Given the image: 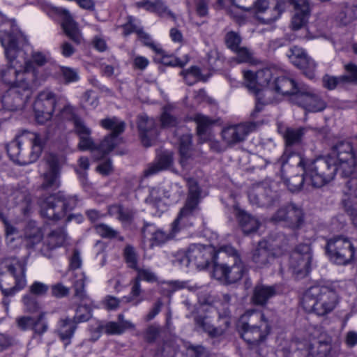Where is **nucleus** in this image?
I'll use <instances>...</instances> for the list:
<instances>
[{
  "instance_id": "1",
  "label": "nucleus",
  "mask_w": 357,
  "mask_h": 357,
  "mask_svg": "<svg viewBox=\"0 0 357 357\" xmlns=\"http://www.w3.org/2000/svg\"><path fill=\"white\" fill-rule=\"evenodd\" d=\"M334 156L319 158L308 162L300 153L286 152L281 158L282 168L289 162L293 166L302 167L310 185L319 188L332 181L336 172L341 176H351L356 170L354 151L352 144L348 142L337 144L334 149Z\"/></svg>"
},
{
  "instance_id": "2",
  "label": "nucleus",
  "mask_w": 357,
  "mask_h": 357,
  "mask_svg": "<svg viewBox=\"0 0 357 357\" xmlns=\"http://www.w3.org/2000/svg\"><path fill=\"white\" fill-rule=\"evenodd\" d=\"M0 41L9 63V66L1 71V77L5 83L12 86L2 101L11 109H17L29 96L31 87L37 85L38 71L31 61L22 63L17 59L22 52L18 49L15 37L7 35L1 37Z\"/></svg>"
},
{
  "instance_id": "3",
  "label": "nucleus",
  "mask_w": 357,
  "mask_h": 357,
  "mask_svg": "<svg viewBox=\"0 0 357 357\" xmlns=\"http://www.w3.org/2000/svg\"><path fill=\"white\" fill-rule=\"evenodd\" d=\"M272 68L258 70L255 74L250 70L243 72L245 86L249 91L256 96L255 110L259 112L264 105L271 103L277 98L273 95H287L292 93L294 80L284 76L278 77Z\"/></svg>"
},
{
  "instance_id": "4",
  "label": "nucleus",
  "mask_w": 357,
  "mask_h": 357,
  "mask_svg": "<svg viewBox=\"0 0 357 357\" xmlns=\"http://www.w3.org/2000/svg\"><path fill=\"white\" fill-rule=\"evenodd\" d=\"M43 141L36 132L24 131L7 145V152L12 160L20 165L35 162L40 155Z\"/></svg>"
},
{
  "instance_id": "5",
  "label": "nucleus",
  "mask_w": 357,
  "mask_h": 357,
  "mask_svg": "<svg viewBox=\"0 0 357 357\" xmlns=\"http://www.w3.org/2000/svg\"><path fill=\"white\" fill-rule=\"evenodd\" d=\"M338 303L339 296L333 284L310 287L302 299L303 308L319 316H324L333 312Z\"/></svg>"
},
{
  "instance_id": "6",
  "label": "nucleus",
  "mask_w": 357,
  "mask_h": 357,
  "mask_svg": "<svg viewBox=\"0 0 357 357\" xmlns=\"http://www.w3.org/2000/svg\"><path fill=\"white\" fill-rule=\"evenodd\" d=\"M218 255L227 260L225 262H215L212 275L226 284H233L239 281L245 273V267L238 252L230 245L221 246Z\"/></svg>"
},
{
  "instance_id": "7",
  "label": "nucleus",
  "mask_w": 357,
  "mask_h": 357,
  "mask_svg": "<svg viewBox=\"0 0 357 357\" xmlns=\"http://www.w3.org/2000/svg\"><path fill=\"white\" fill-rule=\"evenodd\" d=\"M17 199L19 201L18 204L22 213L24 215L28 214L31 208L29 196H26L19 191L10 194L0 191V206L2 208L0 210V220L4 225L6 245L10 250L16 248L20 244L22 239L18 236L17 229L10 225L8 214L3 211V208L13 207L17 204Z\"/></svg>"
},
{
  "instance_id": "8",
  "label": "nucleus",
  "mask_w": 357,
  "mask_h": 357,
  "mask_svg": "<svg viewBox=\"0 0 357 357\" xmlns=\"http://www.w3.org/2000/svg\"><path fill=\"white\" fill-rule=\"evenodd\" d=\"M244 10L251 12L264 23L270 24L278 20L285 9L284 0H232Z\"/></svg>"
},
{
  "instance_id": "9",
  "label": "nucleus",
  "mask_w": 357,
  "mask_h": 357,
  "mask_svg": "<svg viewBox=\"0 0 357 357\" xmlns=\"http://www.w3.org/2000/svg\"><path fill=\"white\" fill-rule=\"evenodd\" d=\"M241 336L250 344H258L269 333L270 328L264 315L255 310L248 311L241 319Z\"/></svg>"
},
{
  "instance_id": "10",
  "label": "nucleus",
  "mask_w": 357,
  "mask_h": 357,
  "mask_svg": "<svg viewBox=\"0 0 357 357\" xmlns=\"http://www.w3.org/2000/svg\"><path fill=\"white\" fill-rule=\"evenodd\" d=\"M331 346L328 341L295 340L289 349L282 351L284 357H330Z\"/></svg>"
},
{
  "instance_id": "11",
  "label": "nucleus",
  "mask_w": 357,
  "mask_h": 357,
  "mask_svg": "<svg viewBox=\"0 0 357 357\" xmlns=\"http://www.w3.org/2000/svg\"><path fill=\"white\" fill-rule=\"evenodd\" d=\"M77 203L76 196H64L61 192L52 195L40 201L42 216L50 220H59L68 211L73 209Z\"/></svg>"
},
{
  "instance_id": "12",
  "label": "nucleus",
  "mask_w": 357,
  "mask_h": 357,
  "mask_svg": "<svg viewBox=\"0 0 357 357\" xmlns=\"http://www.w3.org/2000/svg\"><path fill=\"white\" fill-rule=\"evenodd\" d=\"M211 257L212 250L210 248L194 244L189 247L186 253L178 252L173 264L178 266H188L192 263L202 269L208 265Z\"/></svg>"
},
{
  "instance_id": "13",
  "label": "nucleus",
  "mask_w": 357,
  "mask_h": 357,
  "mask_svg": "<svg viewBox=\"0 0 357 357\" xmlns=\"http://www.w3.org/2000/svg\"><path fill=\"white\" fill-rule=\"evenodd\" d=\"M326 251L331 261L338 265H346L351 262L355 254V248L351 241L342 236L328 240Z\"/></svg>"
},
{
  "instance_id": "14",
  "label": "nucleus",
  "mask_w": 357,
  "mask_h": 357,
  "mask_svg": "<svg viewBox=\"0 0 357 357\" xmlns=\"http://www.w3.org/2000/svg\"><path fill=\"white\" fill-rule=\"evenodd\" d=\"M312 262V250L311 243H300L291 252L289 266L294 274L298 277H304L310 272Z\"/></svg>"
},
{
  "instance_id": "15",
  "label": "nucleus",
  "mask_w": 357,
  "mask_h": 357,
  "mask_svg": "<svg viewBox=\"0 0 357 357\" xmlns=\"http://www.w3.org/2000/svg\"><path fill=\"white\" fill-rule=\"evenodd\" d=\"M58 98L54 93L45 89L38 93L33 103L36 119L43 124L52 119Z\"/></svg>"
},
{
  "instance_id": "16",
  "label": "nucleus",
  "mask_w": 357,
  "mask_h": 357,
  "mask_svg": "<svg viewBox=\"0 0 357 357\" xmlns=\"http://www.w3.org/2000/svg\"><path fill=\"white\" fill-rule=\"evenodd\" d=\"M295 89L292 93L287 95H293L294 100L305 110L317 112L322 111L326 107L325 102L314 92L313 90L305 85H298L294 82Z\"/></svg>"
},
{
  "instance_id": "17",
  "label": "nucleus",
  "mask_w": 357,
  "mask_h": 357,
  "mask_svg": "<svg viewBox=\"0 0 357 357\" xmlns=\"http://www.w3.org/2000/svg\"><path fill=\"white\" fill-rule=\"evenodd\" d=\"M304 212L302 208L290 203L282 206L273 216V220L282 222L284 225L293 229H298L304 223Z\"/></svg>"
},
{
  "instance_id": "18",
  "label": "nucleus",
  "mask_w": 357,
  "mask_h": 357,
  "mask_svg": "<svg viewBox=\"0 0 357 357\" xmlns=\"http://www.w3.org/2000/svg\"><path fill=\"white\" fill-rule=\"evenodd\" d=\"M183 194L181 187L174 183L170 186H158L151 189L146 202L153 207L162 211L165 208L164 198L175 200Z\"/></svg>"
},
{
  "instance_id": "19",
  "label": "nucleus",
  "mask_w": 357,
  "mask_h": 357,
  "mask_svg": "<svg viewBox=\"0 0 357 357\" xmlns=\"http://www.w3.org/2000/svg\"><path fill=\"white\" fill-rule=\"evenodd\" d=\"M273 252L268 248L266 241H260L253 251L252 261L258 268H263L271 264L275 257H278L285 250L286 244L278 245L277 243L270 245Z\"/></svg>"
},
{
  "instance_id": "20",
  "label": "nucleus",
  "mask_w": 357,
  "mask_h": 357,
  "mask_svg": "<svg viewBox=\"0 0 357 357\" xmlns=\"http://www.w3.org/2000/svg\"><path fill=\"white\" fill-rule=\"evenodd\" d=\"M255 129L256 124L251 122L229 125L222 129V137L227 145L234 146L243 142Z\"/></svg>"
},
{
  "instance_id": "21",
  "label": "nucleus",
  "mask_w": 357,
  "mask_h": 357,
  "mask_svg": "<svg viewBox=\"0 0 357 357\" xmlns=\"http://www.w3.org/2000/svg\"><path fill=\"white\" fill-rule=\"evenodd\" d=\"M46 170L43 174L41 188L47 190H55L61 184L60 161L54 154H50L46 158Z\"/></svg>"
},
{
  "instance_id": "22",
  "label": "nucleus",
  "mask_w": 357,
  "mask_h": 357,
  "mask_svg": "<svg viewBox=\"0 0 357 357\" xmlns=\"http://www.w3.org/2000/svg\"><path fill=\"white\" fill-rule=\"evenodd\" d=\"M343 188L342 204L351 215H357V172L349 176Z\"/></svg>"
},
{
  "instance_id": "23",
  "label": "nucleus",
  "mask_w": 357,
  "mask_h": 357,
  "mask_svg": "<svg viewBox=\"0 0 357 357\" xmlns=\"http://www.w3.org/2000/svg\"><path fill=\"white\" fill-rule=\"evenodd\" d=\"M135 326L130 320L125 319L123 314L118 315V321H109L105 324L102 323L97 324V335L93 338L97 340L102 332L108 335H121L127 330H134Z\"/></svg>"
},
{
  "instance_id": "24",
  "label": "nucleus",
  "mask_w": 357,
  "mask_h": 357,
  "mask_svg": "<svg viewBox=\"0 0 357 357\" xmlns=\"http://www.w3.org/2000/svg\"><path fill=\"white\" fill-rule=\"evenodd\" d=\"M287 56L290 61L294 66L303 69L310 79L314 77V70L316 68V63L301 48L296 46L291 47Z\"/></svg>"
},
{
  "instance_id": "25",
  "label": "nucleus",
  "mask_w": 357,
  "mask_h": 357,
  "mask_svg": "<svg viewBox=\"0 0 357 357\" xmlns=\"http://www.w3.org/2000/svg\"><path fill=\"white\" fill-rule=\"evenodd\" d=\"M7 267L15 278V285L12 288L2 289V291L5 295L10 296L25 287L26 284V264L23 261L13 259L10 263H7Z\"/></svg>"
},
{
  "instance_id": "26",
  "label": "nucleus",
  "mask_w": 357,
  "mask_h": 357,
  "mask_svg": "<svg viewBox=\"0 0 357 357\" xmlns=\"http://www.w3.org/2000/svg\"><path fill=\"white\" fill-rule=\"evenodd\" d=\"M218 313L220 319L222 320L224 326H219L218 327H214L208 317H197L195 318L196 325L202 328L203 331L207 333L211 337L221 336L230 324L229 317V311L227 307H224L223 312H219Z\"/></svg>"
},
{
  "instance_id": "27",
  "label": "nucleus",
  "mask_w": 357,
  "mask_h": 357,
  "mask_svg": "<svg viewBox=\"0 0 357 357\" xmlns=\"http://www.w3.org/2000/svg\"><path fill=\"white\" fill-rule=\"evenodd\" d=\"M276 197L275 192L261 185L254 186L248 193L250 203L257 206H270L273 204Z\"/></svg>"
},
{
  "instance_id": "28",
  "label": "nucleus",
  "mask_w": 357,
  "mask_h": 357,
  "mask_svg": "<svg viewBox=\"0 0 357 357\" xmlns=\"http://www.w3.org/2000/svg\"><path fill=\"white\" fill-rule=\"evenodd\" d=\"M294 6V14L291 19V27L298 30L303 27L310 15V6L308 0H291Z\"/></svg>"
},
{
  "instance_id": "29",
  "label": "nucleus",
  "mask_w": 357,
  "mask_h": 357,
  "mask_svg": "<svg viewBox=\"0 0 357 357\" xmlns=\"http://www.w3.org/2000/svg\"><path fill=\"white\" fill-rule=\"evenodd\" d=\"M57 13L62 19L61 26L66 35L75 43H81L82 36L77 24L73 20L68 10L60 8L57 10Z\"/></svg>"
},
{
  "instance_id": "30",
  "label": "nucleus",
  "mask_w": 357,
  "mask_h": 357,
  "mask_svg": "<svg viewBox=\"0 0 357 357\" xmlns=\"http://www.w3.org/2000/svg\"><path fill=\"white\" fill-rule=\"evenodd\" d=\"M190 204H185L181 209L176 219L172 224L173 234H178L179 231L185 229L193 225L192 219L195 213L199 208L189 206Z\"/></svg>"
},
{
  "instance_id": "31",
  "label": "nucleus",
  "mask_w": 357,
  "mask_h": 357,
  "mask_svg": "<svg viewBox=\"0 0 357 357\" xmlns=\"http://www.w3.org/2000/svg\"><path fill=\"white\" fill-rule=\"evenodd\" d=\"M146 44L156 53L155 59L164 65L183 67L189 61L188 55H185L183 59H178L166 54L159 45L154 43H146Z\"/></svg>"
},
{
  "instance_id": "32",
  "label": "nucleus",
  "mask_w": 357,
  "mask_h": 357,
  "mask_svg": "<svg viewBox=\"0 0 357 357\" xmlns=\"http://www.w3.org/2000/svg\"><path fill=\"white\" fill-rule=\"evenodd\" d=\"M144 238H146L149 236L150 237L151 245H160L165 243L168 241L172 239L175 236V234H173L172 229L169 233L164 231L160 229H156L153 225H146L144 227L142 230Z\"/></svg>"
},
{
  "instance_id": "33",
  "label": "nucleus",
  "mask_w": 357,
  "mask_h": 357,
  "mask_svg": "<svg viewBox=\"0 0 357 357\" xmlns=\"http://www.w3.org/2000/svg\"><path fill=\"white\" fill-rule=\"evenodd\" d=\"M173 163V155L171 152H163L158 156L156 160L150 164L143 172L144 176H150L161 171L168 169Z\"/></svg>"
},
{
  "instance_id": "34",
  "label": "nucleus",
  "mask_w": 357,
  "mask_h": 357,
  "mask_svg": "<svg viewBox=\"0 0 357 357\" xmlns=\"http://www.w3.org/2000/svg\"><path fill=\"white\" fill-rule=\"evenodd\" d=\"M155 122L153 119L142 115L138 119V128L142 142L145 146H150L152 143V136L155 133L153 128Z\"/></svg>"
},
{
  "instance_id": "35",
  "label": "nucleus",
  "mask_w": 357,
  "mask_h": 357,
  "mask_svg": "<svg viewBox=\"0 0 357 357\" xmlns=\"http://www.w3.org/2000/svg\"><path fill=\"white\" fill-rule=\"evenodd\" d=\"M235 215L243 231L245 234H250L258 229L259 226L258 220L246 213L245 211L236 208Z\"/></svg>"
},
{
  "instance_id": "36",
  "label": "nucleus",
  "mask_w": 357,
  "mask_h": 357,
  "mask_svg": "<svg viewBox=\"0 0 357 357\" xmlns=\"http://www.w3.org/2000/svg\"><path fill=\"white\" fill-rule=\"evenodd\" d=\"M306 131L307 128L302 127L298 128H287L285 130L283 134V137L284 139L287 148L283 155L280 158H282L286 152L289 153H295L289 149V147L293 145L300 144Z\"/></svg>"
},
{
  "instance_id": "37",
  "label": "nucleus",
  "mask_w": 357,
  "mask_h": 357,
  "mask_svg": "<svg viewBox=\"0 0 357 357\" xmlns=\"http://www.w3.org/2000/svg\"><path fill=\"white\" fill-rule=\"evenodd\" d=\"M281 158L278 160V163L280 165L281 167V172H282V178L284 180V184L287 186V188L289 189V190L292 192L300 190L303 185L304 183H306L308 185H310V182L309 181V177H307L305 172H303V174L302 175H296L290 178H287L284 174V172L285 171V167L287 165H291L289 162H287L284 165L283 169L282 167V164L280 162ZM292 167H294L292 165Z\"/></svg>"
},
{
  "instance_id": "38",
  "label": "nucleus",
  "mask_w": 357,
  "mask_h": 357,
  "mask_svg": "<svg viewBox=\"0 0 357 357\" xmlns=\"http://www.w3.org/2000/svg\"><path fill=\"white\" fill-rule=\"evenodd\" d=\"M276 294L275 287L259 284L255 287L252 300L254 303L263 305Z\"/></svg>"
},
{
  "instance_id": "39",
  "label": "nucleus",
  "mask_w": 357,
  "mask_h": 357,
  "mask_svg": "<svg viewBox=\"0 0 357 357\" xmlns=\"http://www.w3.org/2000/svg\"><path fill=\"white\" fill-rule=\"evenodd\" d=\"M192 136L190 134H185L181 137L179 142L180 163L183 167H185L188 161L192 158Z\"/></svg>"
},
{
  "instance_id": "40",
  "label": "nucleus",
  "mask_w": 357,
  "mask_h": 357,
  "mask_svg": "<svg viewBox=\"0 0 357 357\" xmlns=\"http://www.w3.org/2000/svg\"><path fill=\"white\" fill-rule=\"evenodd\" d=\"M197 124V132L200 139H206V134L215 121L207 116L202 114H197L193 118Z\"/></svg>"
},
{
  "instance_id": "41",
  "label": "nucleus",
  "mask_w": 357,
  "mask_h": 357,
  "mask_svg": "<svg viewBox=\"0 0 357 357\" xmlns=\"http://www.w3.org/2000/svg\"><path fill=\"white\" fill-rule=\"evenodd\" d=\"M76 322L71 319H65L61 321L59 331L60 338L66 342L65 346L70 344V339L73 336L76 330Z\"/></svg>"
},
{
  "instance_id": "42",
  "label": "nucleus",
  "mask_w": 357,
  "mask_h": 357,
  "mask_svg": "<svg viewBox=\"0 0 357 357\" xmlns=\"http://www.w3.org/2000/svg\"><path fill=\"white\" fill-rule=\"evenodd\" d=\"M100 125L105 129L112 131L110 135L117 137V135L123 132L125 123L116 117L105 118L100 120Z\"/></svg>"
},
{
  "instance_id": "43",
  "label": "nucleus",
  "mask_w": 357,
  "mask_h": 357,
  "mask_svg": "<svg viewBox=\"0 0 357 357\" xmlns=\"http://www.w3.org/2000/svg\"><path fill=\"white\" fill-rule=\"evenodd\" d=\"M119 142L117 137L114 135H108L102 141L96 149L98 155H95L96 160H99L105 155L109 153L116 146Z\"/></svg>"
},
{
  "instance_id": "44",
  "label": "nucleus",
  "mask_w": 357,
  "mask_h": 357,
  "mask_svg": "<svg viewBox=\"0 0 357 357\" xmlns=\"http://www.w3.org/2000/svg\"><path fill=\"white\" fill-rule=\"evenodd\" d=\"M189 188V193L185 204H190L189 206L199 208L200 191L197 183L192 178L187 181Z\"/></svg>"
},
{
  "instance_id": "45",
  "label": "nucleus",
  "mask_w": 357,
  "mask_h": 357,
  "mask_svg": "<svg viewBox=\"0 0 357 357\" xmlns=\"http://www.w3.org/2000/svg\"><path fill=\"white\" fill-rule=\"evenodd\" d=\"M67 241V234L63 229L52 231L48 236V244L51 248L64 245Z\"/></svg>"
},
{
  "instance_id": "46",
  "label": "nucleus",
  "mask_w": 357,
  "mask_h": 357,
  "mask_svg": "<svg viewBox=\"0 0 357 357\" xmlns=\"http://www.w3.org/2000/svg\"><path fill=\"white\" fill-rule=\"evenodd\" d=\"M50 60L49 54H45L39 51H35L33 52L31 56V59L26 60L25 61H31L33 66L37 70L38 72V70L37 68L35 67L34 65H36L38 66H43L45 65ZM38 76L39 77V80L37 82V84H40L41 81L44 80L38 73Z\"/></svg>"
},
{
  "instance_id": "47",
  "label": "nucleus",
  "mask_w": 357,
  "mask_h": 357,
  "mask_svg": "<svg viewBox=\"0 0 357 357\" xmlns=\"http://www.w3.org/2000/svg\"><path fill=\"white\" fill-rule=\"evenodd\" d=\"M141 294L142 288L140 282L135 279L132 282L130 296L128 297H123L122 298V301L126 303L132 302L135 305H138L143 301V298L139 297Z\"/></svg>"
},
{
  "instance_id": "48",
  "label": "nucleus",
  "mask_w": 357,
  "mask_h": 357,
  "mask_svg": "<svg viewBox=\"0 0 357 357\" xmlns=\"http://www.w3.org/2000/svg\"><path fill=\"white\" fill-rule=\"evenodd\" d=\"M77 278L74 282L75 295L83 301L89 298L84 291L86 277L84 273H81Z\"/></svg>"
},
{
  "instance_id": "49",
  "label": "nucleus",
  "mask_w": 357,
  "mask_h": 357,
  "mask_svg": "<svg viewBox=\"0 0 357 357\" xmlns=\"http://www.w3.org/2000/svg\"><path fill=\"white\" fill-rule=\"evenodd\" d=\"M181 75L184 77L186 83L189 85L193 84L197 81L202 79L201 71L199 68L196 66H192L185 71H182Z\"/></svg>"
},
{
  "instance_id": "50",
  "label": "nucleus",
  "mask_w": 357,
  "mask_h": 357,
  "mask_svg": "<svg viewBox=\"0 0 357 357\" xmlns=\"http://www.w3.org/2000/svg\"><path fill=\"white\" fill-rule=\"evenodd\" d=\"M123 255L128 266L133 269H137V255L135 248L128 245L123 250Z\"/></svg>"
},
{
  "instance_id": "51",
  "label": "nucleus",
  "mask_w": 357,
  "mask_h": 357,
  "mask_svg": "<svg viewBox=\"0 0 357 357\" xmlns=\"http://www.w3.org/2000/svg\"><path fill=\"white\" fill-rule=\"evenodd\" d=\"M95 230L97 234L103 238H116L119 234L117 230L104 223L96 225L95 226Z\"/></svg>"
},
{
  "instance_id": "52",
  "label": "nucleus",
  "mask_w": 357,
  "mask_h": 357,
  "mask_svg": "<svg viewBox=\"0 0 357 357\" xmlns=\"http://www.w3.org/2000/svg\"><path fill=\"white\" fill-rule=\"evenodd\" d=\"M109 213L112 215H116V218L122 221H129L132 218V213L128 211L124 210L121 206L114 205L109 208Z\"/></svg>"
},
{
  "instance_id": "53",
  "label": "nucleus",
  "mask_w": 357,
  "mask_h": 357,
  "mask_svg": "<svg viewBox=\"0 0 357 357\" xmlns=\"http://www.w3.org/2000/svg\"><path fill=\"white\" fill-rule=\"evenodd\" d=\"M234 52L236 54V60L238 63H253L255 62L252 53L248 48L240 47Z\"/></svg>"
},
{
  "instance_id": "54",
  "label": "nucleus",
  "mask_w": 357,
  "mask_h": 357,
  "mask_svg": "<svg viewBox=\"0 0 357 357\" xmlns=\"http://www.w3.org/2000/svg\"><path fill=\"white\" fill-rule=\"evenodd\" d=\"M91 317V309L86 305H80L77 310L73 320L76 323L83 322L89 320Z\"/></svg>"
},
{
  "instance_id": "55",
  "label": "nucleus",
  "mask_w": 357,
  "mask_h": 357,
  "mask_svg": "<svg viewBox=\"0 0 357 357\" xmlns=\"http://www.w3.org/2000/svg\"><path fill=\"white\" fill-rule=\"evenodd\" d=\"M45 313L42 312L38 317L34 318V323L33 325L32 331L34 333L42 335L47 331L48 325L45 319Z\"/></svg>"
},
{
  "instance_id": "56",
  "label": "nucleus",
  "mask_w": 357,
  "mask_h": 357,
  "mask_svg": "<svg viewBox=\"0 0 357 357\" xmlns=\"http://www.w3.org/2000/svg\"><path fill=\"white\" fill-rule=\"evenodd\" d=\"M79 142L78 143V148L81 151H86L90 150L93 151V155H96L97 146H96L94 142L91 137V135H87L86 136L79 137Z\"/></svg>"
},
{
  "instance_id": "57",
  "label": "nucleus",
  "mask_w": 357,
  "mask_h": 357,
  "mask_svg": "<svg viewBox=\"0 0 357 357\" xmlns=\"http://www.w3.org/2000/svg\"><path fill=\"white\" fill-rule=\"evenodd\" d=\"M241 38L238 33L234 31H229L226 34L225 43L228 48L234 51L240 47Z\"/></svg>"
},
{
  "instance_id": "58",
  "label": "nucleus",
  "mask_w": 357,
  "mask_h": 357,
  "mask_svg": "<svg viewBox=\"0 0 357 357\" xmlns=\"http://www.w3.org/2000/svg\"><path fill=\"white\" fill-rule=\"evenodd\" d=\"M344 79H346V77H342V75L340 77H334L326 75L323 77V84L326 89L333 90L337 86L341 84H345Z\"/></svg>"
},
{
  "instance_id": "59",
  "label": "nucleus",
  "mask_w": 357,
  "mask_h": 357,
  "mask_svg": "<svg viewBox=\"0 0 357 357\" xmlns=\"http://www.w3.org/2000/svg\"><path fill=\"white\" fill-rule=\"evenodd\" d=\"M73 124V130L79 137L91 134V129L81 118H75Z\"/></svg>"
},
{
  "instance_id": "60",
  "label": "nucleus",
  "mask_w": 357,
  "mask_h": 357,
  "mask_svg": "<svg viewBox=\"0 0 357 357\" xmlns=\"http://www.w3.org/2000/svg\"><path fill=\"white\" fill-rule=\"evenodd\" d=\"M135 270L137 272V275L135 280H138L139 282H140V280H145L149 282H152L157 280V276L149 268H139L137 267V269Z\"/></svg>"
},
{
  "instance_id": "61",
  "label": "nucleus",
  "mask_w": 357,
  "mask_h": 357,
  "mask_svg": "<svg viewBox=\"0 0 357 357\" xmlns=\"http://www.w3.org/2000/svg\"><path fill=\"white\" fill-rule=\"evenodd\" d=\"M49 290V287L47 284L35 281L30 287H29V292L32 294V296H45Z\"/></svg>"
},
{
  "instance_id": "62",
  "label": "nucleus",
  "mask_w": 357,
  "mask_h": 357,
  "mask_svg": "<svg viewBox=\"0 0 357 357\" xmlns=\"http://www.w3.org/2000/svg\"><path fill=\"white\" fill-rule=\"evenodd\" d=\"M22 301L26 310L29 312L33 313L40 309V305L37 299L32 295H25Z\"/></svg>"
},
{
  "instance_id": "63",
  "label": "nucleus",
  "mask_w": 357,
  "mask_h": 357,
  "mask_svg": "<svg viewBox=\"0 0 357 357\" xmlns=\"http://www.w3.org/2000/svg\"><path fill=\"white\" fill-rule=\"evenodd\" d=\"M162 17H170L174 18L173 13L168 9L167 6L162 0H155L154 11Z\"/></svg>"
},
{
  "instance_id": "64",
  "label": "nucleus",
  "mask_w": 357,
  "mask_h": 357,
  "mask_svg": "<svg viewBox=\"0 0 357 357\" xmlns=\"http://www.w3.org/2000/svg\"><path fill=\"white\" fill-rule=\"evenodd\" d=\"M345 70H347L348 75H342V77H345L344 79L345 83L354 82L357 81V66L349 63L345 66Z\"/></svg>"
}]
</instances>
